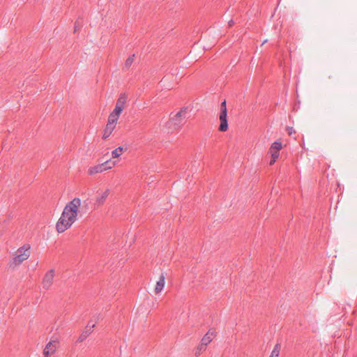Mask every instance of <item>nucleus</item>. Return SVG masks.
<instances>
[{"mask_svg":"<svg viewBox=\"0 0 357 357\" xmlns=\"http://www.w3.org/2000/svg\"><path fill=\"white\" fill-rule=\"evenodd\" d=\"M228 24L229 26H231L234 24V22L233 20H230L229 21Z\"/></svg>","mask_w":357,"mask_h":357,"instance_id":"a878e982","label":"nucleus"},{"mask_svg":"<svg viewBox=\"0 0 357 357\" xmlns=\"http://www.w3.org/2000/svg\"><path fill=\"white\" fill-rule=\"evenodd\" d=\"M91 333V332L90 331V330H88V329H85L82 333V334L79 335V337H78L77 339V342H83L84 340H85L88 336Z\"/></svg>","mask_w":357,"mask_h":357,"instance_id":"2eb2a0df","label":"nucleus"},{"mask_svg":"<svg viewBox=\"0 0 357 357\" xmlns=\"http://www.w3.org/2000/svg\"><path fill=\"white\" fill-rule=\"evenodd\" d=\"M282 143L280 142H275L272 144L271 146L270 149H273V150H276V151H280L281 149H282Z\"/></svg>","mask_w":357,"mask_h":357,"instance_id":"6ab92c4d","label":"nucleus"},{"mask_svg":"<svg viewBox=\"0 0 357 357\" xmlns=\"http://www.w3.org/2000/svg\"><path fill=\"white\" fill-rule=\"evenodd\" d=\"M122 111L123 110L121 109H119V107L118 108L115 107L112 112H113L114 114H115L116 115L119 116L121 113L122 112Z\"/></svg>","mask_w":357,"mask_h":357,"instance_id":"5701e85b","label":"nucleus"},{"mask_svg":"<svg viewBox=\"0 0 357 357\" xmlns=\"http://www.w3.org/2000/svg\"><path fill=\"white\" fill-rule=\"evenodd\" d=\"M119 118V116H118L113 112H111L108 117L107 124L109 126H112L113 127H116V123Z\"/></svg>","mask_w":357,"mask_h":357,"instance_id":"f8f14e48","label":"nucleus"},{"mask_svg":"<svg viewBox=\"0 0 357 357\" xmlns=\"http://www.w3.org/2000/svg\"><path fill=\"white\" fill-rule=\"evenodd\" d=\"M114 128H115V127H113L112 126L107 124L106 128L104 130L103 136H102L103 139H105L108 138L110 136V135L112 134V131L114 130Z\"/></svg>","mask_w":357,"mask_h":357,"instance_id":"4468645a","label":"nucleus"},{"mask_svg":"<svg viewBox=\"0 0 357 357\" xmlns=\"http://www.w3.org/2000/svg\"><path fill=\"white\" fill-rule=\"evenodd\" d=\"M219 118L220 121L219 130L221 132H225L228 129L227 112L221 111Z\"/></svg>","mask_w":357,"mask_h":357,"instance_id":"6e6552de","label":"nucleus"},{"mask_svg":"<svg viewBox=\"0 0 357 357\" xmlns=\"http://www.w3.org/2000/svg\"><path fill=\"white\" fill-rule=\"evenodd\" d=\"M126 100L127 96L126 95V93H121L116 101L115 107H119V109H121L123 110L124 109Z\"/></svg>","mask_w":357,"mask_h":357,"instance_id":"9d476101","label":"nucleus"},{"mask_svg":"<svg viewBox=\"0 0 357 357\" xmlns=\"http://www.w3.org/2000/svg\"><path fill=\"white\" fill-rule=\"evenodd\" d=\"M77 23H75V30L77 29Z\"/></svg>","mask_w":357,"mask_h":357,"instance_id":"cd10ccee","label":"nucleus"},{"mask_svg":"<svg viewBox=\"0 0 357 357\" xmlns=\"http://www.w3.org/2000/svg\"><path fill=\"white\" fill-rule=\"evenodd\" d=\"M135 60V54L130 56L125 61L124 68H129Z\"/></svg>","mask_w":357,"mask_h":357,"instance_id":"a211bd4d","label":"nucleus"},{"mask_svg":"<svg viewBox=\"0 0 357 357\" xmlns=\"http://www.w3.org/2000/svg\"><path fill=\"white\" fill-rule=\"evenodd\" d=\"M280 344H276L273 349V351H271V354L270 355V356H272V357H278L279 356V354H280Z\"/></svg>","mask_w":357,"mask_h":357,"instance_id":"dca6fc26","label":"nucleus"},{"mask_svg":"<svg viewBox=\"0 0 357 357\" xmlns=\"http://www.w3.org/2000/svg\"><path fill=\"white\" fill-rule=\"evenodd\" d=\"M80 206L81 199L75 197L66 205L61 215L68 219V222L73 224L77 220Z\"/></svg>","mask_w":357,"mask_h":357,"instance_id":"f257e3e1","label":"nucleus"},{"mask_svg":"<svg viewBox=\"0 0 357 357\" xmlns=\"http://www.w3.org/2000/svg\"><path fill=\"white\" fill-rule=\"evenodd\" d=\"M54 278V270L51 269L49 271H47L43 278V281H42L43 289H45V290L49 289L53 284Z\"/></svg>","mask_w":357,"mask_h":357,"instance_id":"39448f33","label":"nucleus"},{"mask_svg":"<svg viewBox=\"0 0 357 357\" xmlns=\"http://www.w3.org/2000/svg\"><path fill=\"white\" fill-rule=\"evenodd\" d=\"M206 347H202V344H200L197 347V349H196V351H195V355H196V356H199V355H200V354L202 353V351L206 349Z\"/></svg>","mask_w":357,"mask_h":357,"instance_id":"412c9836","label":"nucleus"},{"mask_svg":"<svg viewBox=\"0 0 357 357\" xmlns=\"http://www.w3.org/2000/svg\"><path fill=\"white\" fill-rule=\"evenodd\" d=\"M165 277L164 274H161L159 280L156 282L155 291L156 294L161 292L165 287Z\"/></svg>","mask_w":357,"mask_h":357,"instance_id":"9b49d317","label":"nucleus"},{"mask_svg":"<svg viewBox=\"0 0 357 357\" xmlns=\"http://www.w3.org/2000/svg\"><path fill=\"white\" fill-rule=\"evenodd\" d=\"M56 342L51 341L45 347L43 350V354L45 357H49L51 354H53L56 349Z\"/></svg>","mask_w":357,"mask_h":357,"instance_id":"1a4fd4ad","label":"nucleus"},{"mask_svg":"<svg viewBox=\"0 0 357 357\" xmlns=\"http://www.w3.org/2000/svg\"><path fill=\"white\" fill-rule=\"evenodd\" d=\"M187 108L181 109L170 120L174 126L180 127L185 123V119L187 118Z\"/></svg>","mask_w":357,"mask_h":357,"instance_id":"20e7f679","label":"nucleus"},{"mask_svg":"<svg viewBox=\"0 0 357 357\" xmlns=\"http://www.w3.org/2000/svg\"><path fill=\"white\" fill-rule=\"evenodd\" d=\"M270 153L271 154V158L278 159L279 157V151L276 150H273L270 149Z\"/></svg>","mask_w":357,"mask_h":357,"instance_id":"aec40b11","label":"nucleus"},{"mask_svg":"<svg viewBox=\"0 0 357 357\" xmlns=\"http://www.w3.org/2000/svg\"><path fill=\"white\" fill-rule=\"evenodd\" d=\"M115 165L116 162L107 160L101 164L95 165L93 167H91L88 170V172L90 175H93L97 173H101L104 171L112 169Z\"/></svg>","mask_w":357,"mask_h":357,"instance_id":"7ed1b4c3","label":"nucleus"},{"mask_svg":"<svg viewBox=\"0 0 357 357\" xmlns=\"http://www.w3.org/2000/svg\"><path fill=\"white\" fill-rule=\"evenodd\" d=\"M109 189H107L105 191L99 193L96 198L94 206L95 207H99L102 206L106 201L107 198L109 195Z\"/></svg>","mask_w":357,"mask_h":357,"instance_id":"0eeeda50","label":"nucleus"},{"mask_svg":"<svg viewBox=\"0 0 357 357\" xmlns=\"http://www.w3.org/2000/svg\"><path fill=\"white\" fill-rule=\"evenodd\" d=\"M95 327V324L92 321H89L86 327V329L90 330L92 332V329Z\"/></svg>","mask_w":357,"mask_h":357,"instance_id":"4be33fe9","label":"nucleus"},{"mask_svg":"<svg viewBox=\"0 0 357 357\" xmlns=\"http://www.w3.org/2000/svg\"><path fill=\"white\" fill-rule=\"evenodd\" d=\"M72 225L73 224L71 222H68V219L65 218V217H63L61 215L56 225V231L59 233H63Z\"/></svg>","mask_w":357,"mask_h":357,"instance_id":"423d86ee","label":"nucleus"},{"mask_svg":"<svg viewBox=\"0 0 357 357\" xmlns=\"http://www.w3.org/2000/svg\"><path fill=\"white\" fill-rule=\"evenodd\" d=\"M276 160H277V159H275V158H271V161L269 162V165H273L275 162Z\"/></svg>","mask_w":357,"mask_h":357,"instance_id":"393cba45","label":"nucleus"},{"mask_svg":"<svg viewBox=\"0 0 357 357\" xmlns=\"http://www.w3.org/2000/svg\"><path fill=\"white\" fill-rule=\"evenodd\" d=\"M213 334L210 333H207L202 339L201 344L202 347H206L211 341H212Z\"/></svg>","mask_w":357,"mask_h":357,"instance_id":"ddd939ff","label":"nucleus"},{"mask_svg":"<svg viewBox=\"0 0 357 357\" xmlns=\"http://www.w3.org/2000/svg\"><path fill=\"white\" fill-rule=\"evenodd\" d=\"M123 150V149L121 146H119L115 150L112 151V158H116L119 157L121 155Z\"/></svg>","mask_w":357,"mask_h":357,"instance_id":"f3484780","label":"nucleus"},{"mask_svg":"<svg viewBox=\"0 0 357 357\" xmlns=\"http://www.w3.org/2000/svg\"><path fill=\"white\" fill-rule=\"evenodd\" d=\"M30 245L25 244L23 246L19 248L13 258L9 262V266L15 269L16 267L20 266L24 261L26 260L30 256Z\"/></svg>","mask_w":357,"mask_h":357,"instance_id":"f03ea898","label":"nucleus"},{"mask_svg":"<svg viewBox=\"0 0 357 357\" xmlns=\"http://www.w3.org/2000/svg\"><path fill=\"white\" fill-rule=\"evenodd\" d=\"M220 109H221V111L227 112V105H226V100H225L221 103Z\"/></svg>","mask_w":357,"mask_h":357,"instance_id":"b1692460","label":"nucleus"},{"mask_svg":"<svg viewBox=\"0 0 357 357\" xmlns=\"http://www.w3.org/2000/svg\"><path fill=\"white\" fill-rule=\"evenodd\" d=\"M288 130H289V135H291V134H292V131H293V128H290V127H289V128H288Z\"/></svg>","mask_w":357,"mask_h":357,"instance_id":"bb28decb","label":"nucleus"}]
</instances>
